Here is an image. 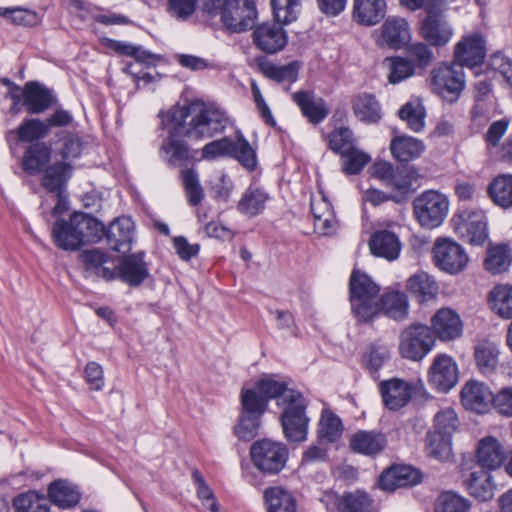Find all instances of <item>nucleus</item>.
I'll use <instances>...</instances> for the list:
<instances>
[{"label":"nucleus","mask_w":512,"mask_h":512,"mask_svg":"<svg viewBox=\"0 0 512 512\" xmlns=\"http://www.w3.org/2000/svg\"><path fill=\"white\" fill-rule=\"evenodd\" d=\"M458 380L459 370L455 360L447 354H438L428 371L429 384L439 392H448Z\"/></svg>","instance_id":"obj_15"},{"label":"nucleus","mask_w":512,"mask_h":512,"mask_svg":"<svg viewBox=\"0 0 512 512\" xmlns=\"http://www.w3.org/2000/svg\"><path fill=\"white\" fill-rule=\"evenodd\" d=\"M380 390L383 402L390 410H398L407 405L413 393L412 386L398 378L382 381Z\"/></svg>","instance_id":"obj_21"},{"label":"nucleus","mask_w":512,"mask_h":512,"mask_svg":"<svg viewBox=\"0 0 512 512\" xmlns=\"http://www.w3.org/2000/svg\"><path fill=\"white\" fill-rule=\"evenodd\" d=\"M390 151L398 161L408 162L420 157L425 151V145L411 136H395L391 141Z\"/></svg>","instance_id":"obj_33"},{"label":"nucleus","mask_w":512,"mask_h":512,"mask_svg":"<svg viewBox=\"0 0 512 512\" xmlns=\"http://www.w3.org/2000/svg\"><path fill=\"white\" fill-rule=\"evenodd\" d=\"M342 158L343 171L349 175L358 174L364 168V166L367 165L371 160L370 156L367 153L355 147L353 149H350V151H348L344 155H342Z\"/></svg>","instance_id":"obj_63"},{"label":"nucleus","mask_w":512,"mask_h":512,"mask_svg":"<svg viewBox=\"0 0 512 512\" xmlns=\"http://www.w3.org/2000/svg\"><path fill=\"white\" fill-rule=\"evenodd\" d=\"M489 304L494 313L504 319L512 318V286L497 285L489 293Z\"/></svg>","instance_id":"obj_42"},{"label":"nucleus","mask_w":512,"mask_h":512,"mask_svg":"<svg viewBox=\"0 0 512 512\" xmlns=\"http://www.w3.org/2000/svg\"><path fill=\"white\" fill-rule=\"evenodd\" d=\"M432 334L443 342L453 341L461 337L463 323L459 314L451 308L439 309L431 318Z\"/></svg>","instance_id":"obj_17"},{"label":"nucleus","mask_w":512,"mask_h":512,"mask_svg":"<svg viewBox=\"0 0 512 512\" xmlns=\"http://www.w3.org/2000/svg\"><path fill=\"white\" fill-rule=\"evenodd\" d=\"M202 157L208 160L231 157L249 171L257 166L256 152L241 133H237L234 138L223 137L206 144L202 149Z\"/></svg>","instance_id":"obj_5"},{"label":"nucleus","mask_w":512,"mask_h":512,"mask_svg":"<svg viewBox=\"0 0 512 512\" xmlns=\"http://www.w3.org/2000/svg\"><path fill=\"white\" fill-rule=\"evenodd\" d=\"M470 501L458 493L447 491L441 493L435 504V512H468Z\"/></svg>","instance_id":"obj_55"},{"label":"nucleus","mask_w":512,"mask_h":512,"mask_svg":"<svg viewBox=\"0 0 512 512\" xmlns=\"http://www.w3.org/2000/svg\"><path fill=\"white\" fill-rule=\"evenodd\" d=\"M134 234V222L130 217H119L113 221L107 231V240L111 248L124 252L129 248Z\"/></svg>","instance_id":"obj_30"},{"label":"nucleus","mask_w":512,"mask_h":512,"mask_svg":"<svg viewBox=\"0 0 512 512\" xmlns=\"http://www.w3.org/2000/svg\"><path fill=\"white\" fill-rule=\"evenodd\" d=\"M311 211L316 231L322 235H331L336 231L337 220L333 207L321 191L311 199Z\"/></svg>","instance_id":"obj_22"},{"label":"nucleus","mask_w":512,"mask_h":512,"mask_svg":"<svg viewBox=\"0 0 512 512\" xmlns=\"http://www.w3.org/2000/svg\"><path fill=\"white\" fill-rule=\"evenodd\" d=\"M419 35L430 46L442 48L451 41L454 29L444 15H426L420 23Z\"/></svg>","instance_id":"obj_16"},{"label":"nucleus","mask_w":512,"mask_h":512,"mask_svg":"<svg viewBox=\"0 0 512 512\" xmlns=\"http://www.w3.org/2000/svg\"><path fill=\"white\" fill-rule=\"evenodd\" d=\"M369 248L374 256L393 261L400 255L401 242L394 232L378 230L372 234L369 240Z\"/></svg>","instance_id":"obj_25"},{"label":"nucleus","mask_w":512,"mask_h":512,"mask_svg":"<svg viewBox=\"0 0 512 512\" xmlns=\"http://www.w3.org/2000/svg\"><path fill=\"white\" fill-rule=\"evenodd\" d=\"M500 350L497 344L483 341L475 346L474 359L478 370L484 374H492L499 363Z\"/></svg>","instance_id":"obj_37"},{"label":"nucleus","mask_w":512,"mask_h":512,"mask_svg":"<svg viewBox=\"0 0 512 512\" xmlns=\"http://www.w3.org/2000/svg\"><path fill=\"white\" fill-rule=\"evenodd\" d=\"M267 200L268 195L263 190L249 188L238 202L237 208L240 213L254 217L264 210Z\"/></svg>","instance_id":"obj_47"},{"label":"nucleus","mask_w":512,"mask_h":512,"mask_svg":"<svg viewBox=\"0 0 512 512\" xmlns=\"http://www.w3.org/2000/svg\"><path fill=\"white\" fill-rule=\"evenodd\" d=\"M427 42L416 41L409 44L406 48L407 57L415 65L416 70H425L435 60L434 53Z\"/></svg>","instance_id":"obj_54"},{"label":"nucleus","mask_w":512,"mask_h":512,"mask_svg":"<svg viewBox=\"0 0 512 512\" xmlns=\"http://www.w3.org/2000/svg\"><path fill=\"white\" fill-rule=\"evenodd\" d=\"M494 395L489 387L476 380H470L462 387L461 402L463 406L477 413L486 412L493 405Z\"/></svg>","instance_id":"obj_19"},{"label":"nucleus","mask_w":512,"mask_h":512,"mask_svg":"<svg viewBox=\"0 0 512 512\" xmlns=\"http://www.w3.org/2000/svg\"><path fill=\"white\" fill-rule=\"evenodd\" d=\"M192 479L196 486L197 497L202 502L203 506H205L211 512H221L220 507L216 502L213 490L206 483L205 479L198 470H194L192 472Z\"/></svg>","instance_id":"obj_59"},{"label":"nucleus","mask_w":512,"mask_h":512,"mask_svg":"<svg viewBox=\"0 0 512 512\" xmlns=\"http://www.w3.org/2000/svg\"><path fill=\"white\" fill-rule=\"evenodd\" d=\"M181 177L188 203L197 206L204 198V190L197 172L194 169H185L182 170Z\"/></svg>","instance_id":"obj_56"},{"label":"nucleus","mask_w":512,"mask_h":512,"mask_svg":"<svg viewBox=\"0 0 512 512\" xmlns=\"http://www.w3.org/2000/svg\"><path fill=\"white\" fill-rule=\"evenodd\" d=\"M52 237L60 249L73 251L80 248L81 238L78 237L76 229L72 226V218L68 221L58 220L52 229Z\"/></svg>","instance_id":"obj_40"},{"label":"nucleus","mask_w":512,"mask_h":512,"mask_svg":"<svg viewBox=\"0 0 512 512\" xmlns=\"http://www.w3.org/2000/svg\"><path fill=\"white\" fill-rule=\"evenodd\" d=\"M414 214L420 225L433 229L442 224L449 210L448 198L435 190L420 194L413 203Z\"/></svg>","instance_id":"obj_8"},{"label":"nucleus","mask_w":512,"mask_h":512,"mask_svg":"<svg viewBox=\"0 0 512 512\" xmlns=\"http://www.w3.org/2000/svg\"><path fill=\"white\" fill-rule=\"evenodd\" d=\"M49 133V124L38 118H29L24 120L21 125L9 134H16L20 142L39 141Z\"/></svg>","instance_id":"obj_44"},{"label":"nucleus","mask_w":512,"mask_h":512,"mask_svg":"<svg viewBox=\"0 0 512 512\" xmlns=\"http://www.w3.org/2000/svg\"><path fill=\"white\" fill-rule=\"evenodd\" d=\"M271 6L276 20L288 24L297 19L301 0H271Z\"/></svg>","instance_id":"obj_58"},{"label":"nucleus","mask_w":512,"mask_h":512,"mask_svg":"<svg viewBox=\"0 0 512 512\" xmlns=\"http://www.w3.org/2000/svg\"><path fill=\"white\" fill-rule=\"evenodd\" d=\"M379 286L365 273L353 271L350 277V303L359 322H368L379 312L403 320L409 312L408 299L400 291H388L379 298Z\"/></svg>","instance_id":"obj_2"},{"label":"nucleus","mask_w":512,"mask_h":512,"mask_svg":"<svg viewBox=\"0 0 512 512\" xmlns=\"http://www.w3.org/2000/svg\"><path fill=\"white\" fill-rule=\"evenodd\" d=\"M161 123L168 129L159 155L171 167L188 165L194 159L193 151L180 137L203 139L221 132L228 118L224 111L213 104L192 101L186 105H175L159 114Z\"/></svg>","instance_id":"obj_1"},{"label":"nucleus","mask_w":512,"mask_h":512,"mask_svg":"<svg viewBox=\"0 0 512 512\" xmlns=\"http://www.w3.org/2000/svg\"><path fill=\"white\" fill-rule=\"evenodd\" d=\"M52 92L38 82H27L23 87V106L31 114H40L53 103Z\"/></svg>","instance_id":"obj_26"},{"label":"nucleus","mask_w":512,"mask_h":512,"mask_svg":"<svg viewBox=\"0 0 512 512\" xmlns=\"http://www.w3.org/2000/svg\"><path fill=\"white\" fill-rule=\"evenodd\" d=\"M390 354L391 352L388 345L381 342H374L367 347L363 355V365L370 373H377L390 359Z\"/></svg>","instance_id":"obj_52"},{"label":"nucleus","mask_w":512,"mask_h":512,"mask_svg":"<svg viewBox=\"0 0 512 512\" xmlns=\"http://www.w3.org/2000/svg\"><path fill=\"white\" fill-rule=\"evenodd\" d=\"M453 222L458 235L472 245H483L488 239L487 218L483 211L465 210Z\"/></svg>","instance_id":"obj_13"},{"label":"nucleus","mask_w":512,"mask_h":512,"mask_svg":"<svg viewBox=\"0 0 512 512\" xmlns=\"http://www.w3.org/2000/svg\"><path fill=\"white\" fill-rule=\"evenodd\" d=\"M72 167L66 162H56L47 167L42 179V186L50 193L65 191Z\"/></svg>","instance_id":"obj_36"},{"label":"nucleus","mask_w":512,"mask_h":512,"mask_svg":"<svg viewBox=\"0 0 512 512\" xmlns=\"http://www.w3.org/2000/svg\"><path fill=\"white\" fill-rule=\"evenodd\" d=\"M505 459V449L495 437L486 436L478 442L476 461L482 470H496L502 466Z\"/></svg>","instance_id":"obj_20"},{"label":"nucleus","mask_w":512,"mask_h":512,"mask_svg":"<svg viewBox=\"0 0 512 512\" xmlns=\"http://www.w3.org/2000/svg\"><path fill=\"white\" fill-rule=\"evenodd\" d=\"M459 426V419L454 409L440 410L434 417V431L442 435L452 436Z\"/></svg>","instance_id":"obj_61"},{"label":"nucleus","mask_w":512,"mask_h":512,"mask_svg":"<svg viewBox=\"0 0 512 512\" xmlns=\"http://www.w3.org/2000/svg\"><path fill=\"white\" fill-rule=\"evenodd\" d=\"M219 16L228 32L242 33L254 27L257 9L253 0H230Z\"/></svg>","instance_id":"obj_11"},{"label":"nucleus","mask_w":512,"mask_h":512,"mask_svg":"<svg viewBox=\"0 0 512 512\" xmlns=\"http://www.w3.org/2000/svg\"><path fill=\"white\" fill-rule=\"evenodd\" d=\"M299 66L296 62L286 65L268 64L263 67V73L277 82H294L298 77Z\"/></svg>","instance_id":"obj_60"},{"label":"nucleus","mask_w":512,"mask_h":512,"mask_svg":"<svg viewBox=\"0 0 512 512\" xmlns=\"http://www.w3.org/2000/svg\"><path fill=\"white\" fill-rule=\"evenodd\" d=\"M267 512H296L297 504L294 496L287 489L275 486L264 492Z\"/></svg>","instance_id":"obj_35"},{"label":"nucleus","mask_w":512,"mask_h":512,"mask_svg":"<svg viewBox=\"0 0 512 512\" xmlns=\"http://www.w3.org/2000/svg\"><path fill=\"white\" fill-rule=\"evenodd\" d=\"M71 218L72 226L81 238V245L100 240L104 227L96 218L84 213H74Z\"/></svg>","instance_id":"obj_34"},{"label":"nucleus","mask_w":512,"mask_h":512,"mask_svg":"<svg viewBox=\"0 0 512 512\" xmlns=\"http://www.w3.org/2000/svg\"><path fill=\"white\" fill-rule=\"evenodd\" d=\"M407 289L419 297L420 301H427L436 296L438 285L429 274L419 272L408 279Z\"/></svg>","instance_id":"obj_46"},{"label":"nucleus","mask_w":512,"mask_h":512,"mask_svg":"<svg viewBox=\"0 0 512 512\" xmlns=\"http://www.w3.org/2000/svg\"><path fill=\"white\" fill-rule=\"evenodd\" d=\"M288 456L286 445L271 439L258 440L250 447L252 464L264 474L274 475L282 471Z\"/></svg>","instance_id":"obj_7"},{"label":"nucleus","mask_w":512,"mask_h":512,"mask_svg":"<svg viewBox=\"0 0 512 512\" xmlns=\"http://www.w3.org/2000/svg\"><path fill=\"white\" fill-rule=\"evenodd\" d=\"M487 54L486 40L478 33L463 35L454 45L453 60L462 68H477L482 65Z\"/></svg>","instance_id":"obj_12"},{"label":"nucleus","mask_w":512,"mask_h":512,"mask_svg":"<svg viewBox=\"0 0 512 512\" xmlns=\"http://www.w3.org/2000/svg\"><path fill=\"white\" fill-rule=\"evenodd\" d=\"M375 42L381 48L399 50L405 47L411 39L408 21L399 16H389L375 31Z\"/></svg>","instance_id":"obj_14"},{"label":"nucleus","mask_w":512,"mask_h":512,"mask_svg":"<svg viewBox=\"0 0 512 512\" xmlns=\"http://www.w3.org/2000/svg\"><path fill=\"white\" fill-rule=\"evenodd\" d=\"M398 115L414 132H420L425 126L426 110L419 100H412L403 105Z\"/></svg>","instance_id":"obj_48"},{"label":"nucleus","mask_w":512,"mask_h":512,"mask_svg":"<svg viewBox=\"0 0 512 512\" xmlns=\"http://www.w3.org/2000/svg\"><path fill=\"white\" fill-rule=\"evenodd\" d=\"M371 504L372 500L369 495L360 490L345 493L336 497L335 500L339 512H369Z\"/></svg>","instance_id":"obj_45"},{"label":"nucleus","mask_w":512,"mask_h":512,"mask_svg":"<svg viewBox=\"0 0 512 512\" xmlns=\"http://www.w3.org/2000/svg\"><path fill=\"white\" fill-rule=\"evenodd\" d=\"M493 202L502 207H512V175L501 174L495 177L488 187Z\"/></svg>","instance_id":"obj_43"},{"label":"nucleus","mask_w":512,"mask_h":512,"mask_svg":"<svg viewBox=\"0 0 512 512\" xmlns=\"http://www.w3.org/2000/svg\"><path fill=\"white\" fill-rule=\"evenodd\" d=\"M16 512H50V500L30 491L14 499Z\"/></svg>","instance_id":"obj_53"},{"label":"nucleus","mask_w":512,"mask_h":512,"mask_svg":"<svg viewBox=\"0 0 512 512\" xmlns=\"http://www.w3.org/2000/svg\"><path fill=\"white\" fill-rule=\"evenodd\" d=\"M105 45L116 53L134 57L139 62H145L151 57V54L142 50L140 46H135L122 41L106 39Z\"/></svg>","instance_id":"obj_64"},{"label":"nucleus","mask_w":512,"mask_h":512,"mask_svg":"<svg viewBox=\"0 0 512 512\" xmlns=\"http://www.w3.org/2000/svg\"><path fill=\"white\" fill-rule=\"evenodd\" d=\"M286 386L285 382L265 378L260 380L253 388L243 389L240 397L241 412L262 417L269 400L276 399L278 404Z\"/></svg>","instance_id":"obj_6"},{"label":"nucleus","mask_w":512,"mask_h":512,"mask_svg":"<svg viewBox=\"0 0 512 512\" xmlns=\"http://www.w3.org/2000/svg\"><path fill=\"white\" fill-rule=\"evenodd\" d=\"M51 150L45 144L36 142L30 145L23 156V169L29 174H37L50 160Z\"/></svg>","instance_id":"obj_41"},{"label":"nucleus","mask_w":512,"mask_h":512,"mask_svg":"<svg viewBox=\"0 0 512 512\" xmlns=\"http://www.w3.org/2000/svg\"><path fill=\"white\" fill-rule=\"evenodd\" d=\"M415 178L416 175L413 170L407 167H397L386 186L396 191L395 195H398L402 200L403 196L413 189Z\"/></svg>","instance_id":"obj_57"},{"label":"nucleus","mask_w":512,"mask_h":512,"mask_svg":"<svg viewBox=\"0 0 512 512\" xmlns=\"http://www.w3.org/2000/svg\"><path fill=\"white\" fill-rule=\"evenodd\" d=\"M385 14V0H354L353 2L352 17L360 25H376L384 19Z\"/></svg>","instance_id":"obj_27"},{"label":"nucleus","mask_w":512,"mask_h":512,"mask_svg":"<svg viewBox=\"0 0 512 512\" xmlns=\"http://www.w3.org/2000/svg\"><path fill=\"white\" fill-rule=\"evenodd\" d=\"M465 86L464 69L454 61L440 62L430 72L431 91L448 103H455Z\"/></svg>","instance_id":"obj_4"},{"label":"nucleus","mask_w":512,"mask_h":512,"mask_svg":"<svg viewBox=\"0 0 512 512\" xmlns=\"http://www.w3.org/2000/svg\"><path fill=\"white\" fill-rule=\"evenodd\" d=\"M50 501L60 508H70L80 501L81 495L77 488L65 480H57L49 486Z\"/></svg>","instance_id":"obj_38"},{"label":"nucleus","mask_w":512,"mask_h":512,"mask_svg":"<svg viewBox=\"0 0 512 512\" xmlns=\"http://www.w3.org/2000/svg\"><path fill=\"white\" fill-rule=\"evenodd\" d=\"M283 408L281 425L285 437L300 442L306 439L309 418L306 416V401L297 391L286 386L278 403Z\"/></svg>","instance_id":"obj_3"},{"label":"nucleus","mask_w":512,"mask_h":512,"mask_svg":"<svg viewBox=\"0 0 512 512\" xmlns=\"http://www.w3.org/2000/svg\"><path fill=\"white\" fill-rule=\"evenodd\" d=\"M293 100L311 123L317 124L329 114L325 101L320 97H316L312 92H296L293 94Z\"/></svg>","instance_id":"obj_31"},{"label":"nucleus","mask_w":512,"mask_h":512,"mask_svg":"<svg viewBox=\"0 0 512 512\" xmlns=\"http://www.w3.org/2000/svg\"><path fill=\"white\" fill-rule=\"evenodd\" d=\"M425 447L429 457L444 461L451 455V437L430 431L426 435Z\"/></svg>","instance_id":"obj_51"},{"label":"nucleus","mask_w":512,"mask_h":512,"mask_svg":"<svg viewBox=\"0 0 512 512\" xmlns=\"http://www.w3.org/2000/svg\"><path fill=\"white\" fill-rule=\"evenodd\" d=\"M421 480L420 472L411 466L401 465L392 467L382 473L380 487L385 491L416 485Z\"/></svg>","instance_id":"obj_23"},{"label":"nucleus","mask_w":512,"mask_h":512,"mask_svg":"<svg viewBox=\"0 0 512 512\" xmlns=\"http://www.w3.org/2000/svg\"><path fill=\"white\" fill-rule=\"evenodd\" d=\"M387 444L384 434L375 431H358L350 438L353 451L363 455H375L381 452Z\"/></svg>","instance_id":"obj_32"},{"label":"nucleus","mask_w":512,"mask_h":512,"mask_svg":"<svg viewBox=\"0 0 512 512\" xmlns=\"http://www.w3.org/2000/svg\"><path fill=\"white\" fill-rule=\"evenodd\" d=\"M355 117L366 124H377L382 118L381 104L374 94L361 92L351 99Z\"/></svg>","instance_id":"obj_24"},{"label":"nucleus","mask_w":512,"mask_h":512,"mask_svg":"<svg viewBox=\"0 0 512 512\" xmlns=\"http://www.w3.org/2000/svg\"><path fill=\"white\" fill-rule=\"evenodd\" d=\"M469 495L478 501H489L494 497L495 484L486 470L472 471L463 483Z\"/></svg>","instance_id":"obj_29"},{"label":"nucleus","mask_w":512,"mask_h":512,"mask_svg":"<svg viewBox=\"0 0 512 512\" xmlns=\"http://www.w3.org/2000/svg\"><path fill=\"white\" fill-rule=\"evenodd\" d=\"M383 65L387 69V79L390 84H399L413 77L417 72L415 65L407 57H387Z\"/></svg>","instance_id":"obj_39"},{"label":"nucleus","mask_w":512,"mask_h":512,"mask_svg":"<svg viewBox=\"0 0 512 512\" xmlns=\"http://www.w3.org/2000/svg\"><path fill=\"white\" fill-rule=\"evenodd\" d=\"M435 338L429 326L413 324L400 334L399 351L402 357L422 360L433 348Z\"/></svg>","instance_id":"obj_10"},{"label":"nucleus","mask_w":512,"mask_h":512,"mask_svg":"<svg viewBox=\"0 0 512 512\" xmlns=\"http://www.w3.org/2000/svg\"><path fill=\"white\" fill-rule=\"evenodd\" d=\"M511 264V249L505 245L490 247L485 258V268L494 273H502Z\"/></svg>","instance_id":"obj_50"},{"label":"nucleus","mask_w":512,"mask_h":512,"mask_svg":"<svg viewBox=\"0 0 512 512\" xmlns=\"http://www.w3.org/2000/svg\"><path fill=\"white\" fill-rule=\"evenodd\" d=\"M117 269L120 278L130 286L140 285L149 276V270L142 253L124 257Z\"/></svg>","instance_id":"obj_28"},{"label":"nucleus","mask_w":512,"mask_h":512,"mask_svg":"<svg viewBox=\"0 0 512 512\" xmlns=\"http://www.w3.org/2000/svg\"><path fill=\"white\" fill-rule=\"evenodd\" d=\"M343 431L341 419L329 409L321 413L318 435L321 440L332 443L340 438Z\"/></svg>","instance_id":"obj_49"},{"label":"nucleus","mask_w":512,"mask_h":512,"mask_svg":"<svg viewBox=\"0 0 512 512\" xmlns=\"http://www.w3.org/2000/svg\"><path fill=\"white\" fill-rule=\"evenodd\" d=\"M253 42L263 52L274 54L286 46L287 36L279 24L263 23L255 27Z\"/></svg>","instance_id":"obj_18"},{"label":"nucleus","mask_w":512,"mask_h":512,"mask_svg":"<svg viewBox=\"0 0 512 512\" xmlns=\"http://www.w3.org/2000/svg\"><path fill=\"white\" fill-rule=\"evenodd\" d=\"M432 254L435 266L451 275L462 272L469 262V256L465 249L451 238H437L432 248Z\"/></svg>","instance_id":"obj_9"},{"label":"nucleus","mask_w":512,"mask_h":512,"mask_svg":"<svg viewBox=\"0 0 512 512\" xmlns=\"http://www.w3.org/2000/svg\"><path fill=\"white\" fill-rule=\"evenodd\" d=\"M261 417L242 413L239 416L238 423L234 427L235 435L243 441L253 439L259 430Z\"/></svg>","instance_id":"obj_62"}]
</instances>
